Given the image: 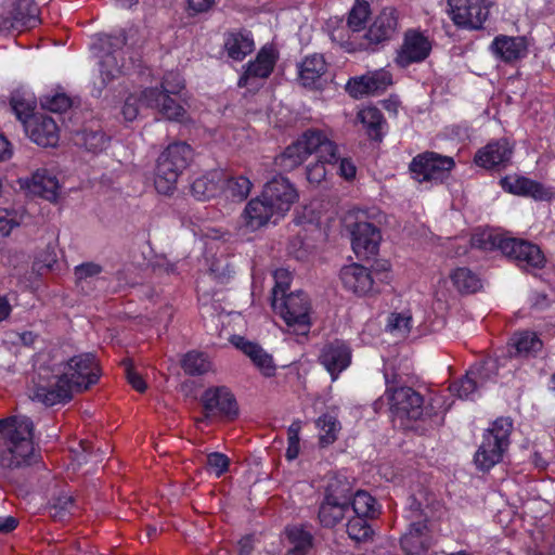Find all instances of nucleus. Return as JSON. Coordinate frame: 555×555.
Listing matches in <instances>:
<instances>
[{
	"label": "nucleus",
	"instance_id": "f03ea898",
	"mask_svg": "<svg viewBox=\"0 0 555 555\" xmlns=\"http://www.w3.org/2000/svg\"><path fill=\"white\" fill-rule=\"evenodd\" d=\"M385 396L395 426L408 429L413 421L435 414L431 404H425L423 395L409 386L391 387L387 384Z\"/></svg>",
	"mask_w": 555,
	"mask_h": 555
},
{
	"label": "nucleus",
	"instance_id": "37998d69",
	"mask_svg": "<svg viewBox=\"0 0 555 555\" xmlns=\"http://www.w3.org/2000/svg\"><path fill=\"white\" fill-rule=\"evenodd\" d=\"M10 106L13 114L25 127V120L30 119L31 116H36V100L33 96H26L25 93L14 91L10 98Z\"/></svg>",
	"mask_w": 555,
	"mask_h": 555
},
{
	"label": "nucleus",
	"instance_id": "7ed1b4c3",
	"mask_svg": "<svg viewBox=\"0 0 555 555\" xmlns=\"http://www.w3.org/2000/svg\"><path fill=\"white\" fill-rule=\"evenodd\" d=\"M34 423L30 417L17 418L16 429L8 438L7 449L0 454L3 468H23L39 462L40 452L34 444Z\"/></svg>",
	"mask_w": 555,
	"mask_h": 555
},
{
	"label": "nucleus",
	"instance_id": "bf43d9fd",
	"mask_svg": "<svg viewBox=\"0 0 555 555\" xmlns=\"http://www.w3.org/2000/svg\"><path fill=\"white\" fill-rule=\"evenodd\" d=\"M184 87V79L180 73L171 70L164 75L158 89L168 94L178 95Z\"/></svg>",
	"mask_w": 555,
	"mask_h": 555
},
{
	"label": "nucleus",
	"instance_id": "f3484780",
	"mask_svg": "<svg viewBox=\"0 0 555 555\" xmlns=\"http://www.w3.org/2000/svg\"><path fill=\"white\" fill-rule=\"evenodd\" d=\"M261 196L273 206L278 216L282 217L297 201L298 192L287 178L278 175L266 183Z\"/></svg>",
	"mask_w": 555,
	"mask_h": 555
},
{
	"label": "nucleus",
	"instance_id": "ddd939ff",
	"mask_svg": "<svg viewBox=\"0 0 555 555\" xmlns=\"http://www.w3.org/2000/svg\"><path fill=\"white\" fill-rule=\"evenodd\" d=\"M279 52L272 44H264L259 49L254 60L243 66L237 86L247 88L253 79H268L274 72L279 61Z\"/></svg>",
	"mask_w": 555,
	"mask_h": 555
},
{
	"label": "nucleus",
	"instance_id": "e2e57ef3",
	"mask_svg": "<svg viewBox=\"0 0 555 555\" xmlns=\"http://www.w3.org/2000/svg\"><path fill=\"white\" fill-rule=\"evenodd\" d=\"M141 105H144L142 92L140 95L129 94L121 107V114L126 121H133L140 112Z\"/></svg>",
	"mask_w": 555,
	"mask_h": 555
},
{
	"label": "nucleus",
	"instance_id": "6e6d98bb",
	"mask_svg": "<svg viewBox=\"0 0 555 555\" xmlns=\"http://www.w3.org/2000/svg\"><path fill=\"white\" fill-rule=\"evenodd\" d=\"M400 545L404 555H426L429 547L422 537L412 533L404 534Z\"/></svg>",
	"mask_w": 555,
	"mask_h": 555
},
{
	"label": "nucleus",
	"instance_id": "680f3d73",
	"mask_svg": "<svg viewBox=\"0 0 555 555\" xmlns=\"http://www.w3.org/2000/svg\"><path fill=\"white\" fill-rule=\"evenodd\" d=\"M207 468L217 477H221L229 470L230 459L221 452H211L207 455Z\"/></svg>",
	"mask_w": 555,
	"mask_h": 555
},
{
	"label": "nucleus",
	"instance_id": "39448f33",
	"mask_svg": "<svg viewBox=\"0 0 555 555\" xmlns=\"http://www.w3.org/2000/svg\"><path fill=\"white\" fill-rule=\"evenodd\" d=\"M203 418L207 422H234L240 416V404L228 386H210L201 396Z\"/></svg>",
	"mask_w": 555,
	"mask_h": 555
},
{
	"label": "nucleus",
	"instance_id": "423d86ee",
	"mask_svg": "<svg viewBox=\"0 0 555 555\" xmlns=\"http://www.w3.org/2000/svg\"><path fill=\"white\" fill-rule=\"evenodd\" d=\"M53 372L64 374L69 386L77 391L88 390L101 376L96 357L91 352L80 353L53 366Z\"/></svg>",
	"mask_w": 555,
	"mask_h": 555
},
{
	"label": "nucleus",
	"instance_id": "6ab92c4d",
	"mask_svg": "<svg viewBox=\"0 0 555 555\" xmlns=\"http://www.w3.org/2000/svg\"><path fill=\"white\" fill-rule=\"evenodd\" d=\"M382 233L379 228L371 222L358 221L351 231V246L358 258L367 259L377 255Z\"/></svg>",
	"mask_w": 555,
	"mask_h": 555
},
{
	"label": "nucleus",
	"instance_id": "2eb2a0df",
	"mask_svg": "<svg viewBox=\"0 0 555 555\" xmlns=\"http://www.w3.org/2000/svg\"><path fill=\"white\" fill-rule=\"evenodd\" d=\"M318 361L330 374L332 382H335L351 364V347L341 339L328 341L322 347Z\"/></svg>",
	"mask_w": 555,
	"mask_h": 555
},
{
	"label": "nucleus",
	"instance_id": "3c124183",
	"mask_svg": "<svg viewBox=\"0 0 555 555\" xmlns=\"http://www.w3.org/2000/svg\"><path fill=\"white\" fill-rule=\"evenodd\" d=\"M370 14V3L366 0H356L349 12L347 24L353 31H359L365 26Z\"/></svg>",
	"mask_w": 555,
	"mask_h": 555
},
{
	"label": "nucleus",
	"instance_id": "c85d7f7f",
	"mask_svg": "<svg viewBox=\"0 0 555 555\" xmlns=\"http://www.w3.org/2000/svg\"><path fill=\"white\" fill-rule=\"evenodd\" d=\"M278 211L261 195L251 198L243 211V218L247 228L253 231L266 225Z\"/></svg>",
	"mask_w": 555,
	"mask_h": 555
},
{
	"label": "nucleus",
	"instance_id": "a211bd4d",
	"mask_svg": "<svg viewBox=\"0 0 555 555\" xmlns=\"http://www.w3.org/2000/svg\"><path fill=\"white\" fill-rule=\"evenodd\" d=\"M499 184L506 193L538 202H550L554 197L553 188L525 176H505L500 179Z\"/></svg>",
	"mask_w": 555,
	"mask_h": 555
},
{
	"label": "nucleus",
	"instance_id": "13d9d810",
	"mask_svg": "<svg viewBox=\"0 0 555 555\" xmlns=\"http://www.w3.org/2000/svg\"><path fill=\"white\" fill-rule=\"evenodd\" d=\"M103 272V267L99 263L88 261L75 267L74 274L76 285L82 287V284L89 279H93Z\"/></svg>",
	"mask_w": 555,
	"mask_h": 555
},
{
	"label": "nucleus",
	"instance_id": "6e6552de",
	"mask_svg": "<svg viewBox=\"0 0 555 555\" xmlns=\"http://www.w3.org/2000/svg\"><path fill=\"white\" fill-rule=\"evenodd\" d=\"M455 167V162L450 156L436 152H425L416 155L409 165L413 177L418 181L443 182Z\"/></svg>",
	"mask_w": 555,
	"mask_h": 555
},
{
	"label": "nucleus",
	"instance_id": "c9c22d12",
	"mask_svg": "<svg viewBox=\"0 0 555 555\" xmlns=\"http://www.w3.org/2000/svg\"><path fill=\"white\" fill-rule=\"evenodd\" d=\"M508 345L515 349V354L520 357H535L543 348V341L538 334L528 330L515 332Z\"/></svg>",
	"mask_w": 555,
	"mask_h": 555
},
{
	"label": "nucleus",
	"instance_id": "473e14b6",
	"mask_svg": "<svg viewBox=\"0 0 555 555\" xmlns=\"http://www.w3.org/2000/svg\"><path fill=\"white\" fill-rule=\"evenodd\" d=\"M223 171L211 170L196 178L191 184V193L198 201H206L221 194Z\"/></svg>",
	"mask_w": 555,
	"mask_h": 555
},
{
	"label": "nucleus",
	"instance_id": "aec40b11",
	"mask_svg": "<svg viewBox=\"0 0 555 555\" xmlns=\"http://www.w3.org/2000/svg\"><path fill=\"white\" fill-rule=\"evenodd\" d=\"M172 95L159 90L157 86L142 90L143 102L146 107L157 109L168 120L181 122L186 115V111Z\"/></svg>",
	"mask_w": 555,
	"mask_h": 555
},
{
	"label": "nucleus",
	"instance_id": "774afa93",
	"mask_svg": "<svg viewBox=\"0 0 555 555\" xmlns=\"http://www.w3.org/2000/svg\"><path fill=\"white\" fill-rule=\"evenodd\" d=\"M339 163L338 165V175L347 181H351L356 178L357 167L353 160L349 157L340 158L337 155V160L334 163Z\"/></svg>",
	"mask_w": 555,
	"mask_h": 555
},
{
	"label": "nucleus",
	"instance_id": "1a4fd4ad",
	"mask_svg": "<svg viewBox=\"0 0 555 555\" xmlns=\"http://www.w3.org/2000/svg\"><path fill=\"white\" fill-rule=\"evenodd\" d=\"M453 23L463 29L483 28L490 14L491 3L487 0H448Z\"/></svg>",
	"mask_w": 555,
	"mask_h": 555
},
{
	"label": "nucleus",
	"instance_id": "9b49d317",
	"mask_svg": "<svg viewBox=\"0 0 555 555\" xmlns=\"http://www.w3.org/2000/svg\"><path fill=\"white\" fill-rule=\"evenodd\" d=\"M503 255L519 268L543 269L546 263L540 246L524 238L507 236Z\"/></svg>",
	"mask_w": 555,
	"mask_h": 555
},
{
	"label": "nucleus",
	"instance_id": "052dcab7",
	"mask_svg": "<svg viewBox=\"0 0 555 555\" xmlns=\"http://www.w3.org/2000/svg\"><path fill=\"white\" fill-rule=\"evenodd\" d=\"M120 365L124 367L126 378L128 383L132 386V388L138 392H144L147 388L146 383L142 378V376L135 371L132 359H124L120 362Z\"/></svg>",
	"mask_w": 555,
	"mask_h": 555
},
{
	"label": "nucleus",
	"instance_id": "7c9ffc66",
	"mask_svg": "<svg viewBox=\"0 0 555 555\" xmlns=\"http://www.w3.org/2000/svg\"><path fill=\"white\" fill-rule=\"evenodd\" d=\"M492 52L505 63H512L525 55L527 46L521 37L496 36L491 43Z\"/></svg>",
	"mask_w": 555,
	"mask_h": 555
},
{
	"label": "nucleus",
	"instance_id": "ea45409f",
	"mask_svg": "<svg viewBox=\"0 0 555 555\" xmlns=\"http://www.w3.org/2000/svg\"><path fill=\"white\" fill-rule=\"evenodd\" d=\"M450 280L454 288L461 294H474L482 287L478 274L466 267H459L452 270Z\"/></svg>",
	"mask_w": 555,
	"mask_h": 555
},
{
	"label": "nucleus",
	"instance_id": "393cba45",
	"mask_svg": "<svg viewBox=\"0 0 555 555\" xmlns=\"http://www.w3.org/2000/svg\"><path fill=\"white\" fill-rule=\"evenodd\" d=\"M55 378L54 384L44 386L37 385L35 389V399L47 406L56 404H66L73 399V388L64 374L51 371Z\"/></svg>",
	"mask_w": 555,
	"mask_h": 555
},
{
	"label": "nucleus",
	"instance_id": "0e129e2a",
	"mask_svg": "<svg viewBox=\"0 0 555 555\" xmlns=\"http://www.w3.org/2000/svg\"><path fill=\"white\" fill-rule=\"evenodd\" d=\"M287 538L294 546L310 550L313 545L312 534L302 527H294L287 531Z\"/></svg>",
	"mask_w": 555,
	"mask_h": 555
},
{
	"label": "nucleus",
	"instance_id": "cd10ccee",
	"mask_svg": "<svg viewBox=\"0 0 555 555\" xmlns=\"http://www.w3.org/2000/svg\"><path fill=\"white\" fill-rule=\"evenodd\" d=\"M39 14L35 0H16L10 11L11 27L20 31L33 29L40 23Z\"/></svg>",
	"mask_w": 555,
	"mask_h": 555
},
{
	"label": "nucleus",
	"instance_id": "338daca9",
	"mask_svg": "<svg viewBox=\"0 0 555 555\" xmlns=\"http://www.w3.org/2000/svg\"><path fill=\"white\" fill-rule=\"evenodd\" d=\"M325 164H328L325 159L320 158L315 163L309 164L306 168L307 180L311 184H320L326 177L327 170Z\"/></svg>",
	"mask_w": 555,
	"mask_h": 555
},
{
	"label": "nucleus",
	"instance_id": "f704fd0d",
	"mask_svg": "<svg viewBox=\"0 0 555 555\" xmlns=\"http://www.w3.org/2000/svg\"><path fill=\"white\" fill-rule=\"evenodd\" d=\"M357 117L370 140L375 142L383 140L385 134L383 130L387 121L380 109L367 106L359 111Z\"/></svg>",
	"mask_w": 555,
	"mask_h": 555
},
{
	"label": "nucleus",
	"instance_id": "0eeeda50",
	"mask_svg": "<svg viewBox=\"0 0 555 555\" xmlns=\"http://www.w3.org/2000/svg\"><path fill=\"white\" fill-rule=\"evenodd\" d=\"M297 334H307L311 326V304L310 299L304 291L289 293L286 297L276 302V307H272Z\"/></svg>",
	"mask_w": 555,
	"mask_h": 555
},
{
	"label": "nucleus",
	"instance_id": "bb28decb",
	"mask_svg": "<svg viewBox=\"0 0 555 555\" xmlns=\"http://www.w3.org/2000/svg\"><path fill=\"white\" fill-rule=\"evenodd\" d=\"M232 344L248 357L253 364L264 377H272L276 373V365L273 357L268 353L258 343L246 339L243 336H234Z\"/></svg>",
	"mask_w": 555,
	"mask_h": 555
},
{
	"label": "nucleus",
	"instance_id": "f8f14e48",
	"mask_svg": "<svg viewBox=\"0 0 555 555\" xmlns=\"http://www.w3.org/2000/svg\"><path fill=\"white\" fill-rule=\"evenodd\" d=\"M349 512V498L339 493L334 485H328L318 507V521L321 527H336Z\"/></svg>",
	"mask_w": 555,
	"mask_h": 555
},
{
	"label": "nucleus",
	"instance_id": "72a5a7b5",
	"mask_svg": "<svg viewBox=\"0 0 555 555\" xmlns=\"http://www.w3.org/2000/svg\"><path fill=\"white\" fill-rule=\"evenodd\" d=\"M29 191L49 202H55L59 196L60 184L55 176L47 169L36 170L27 184Z\"/></svg>",
	"mask_w": 555,
	"mask_h": 555
},
{
	"label": "nucleus",
	"instance_id": "f257e3e1",
	"mask_svg": "<svg viewBox=\"0 0 555 555\" xmlns=\"http://www.w3.org/2000/svg\"><path fill=\"white\" fill-rule=\"evenodd\" d=\"M194 151L186 142L169 144L158 156L154 172V185L157 193L171 195L182 172L193 160Z\"/></svg>",
	"mask_w": 555,
	"mask_h": 555
},
{
	"label": "nucleus",
	"instance_id": "c756f323",
	"mask_svg": "<svg viewBox=\"0 0 555 555\" xmlns=\"http://www.w3.org/2000/svg\"><path fill=\"white\" fill-rule=\"evenodd\" d=\"M298 80L306 88H315L327 70V63L322 54L307 55L298 65Z\"/></svg>",
	"mask_w": 555,
	"mask_h": 555
},
{
	"label": "nucleus",
	"instance_id": "09e8293b",
	"mask_svg": "<svg viewBox=\"0 0 555 555\" xmlns=\"http://www.w3.org/2000/svg\"><path fill=\"white\" fill-rule=\"evenodd\" d=\"M365 82L362 85L369 89V94L377 95L383 93L389 86L392 85V75L385 69L375 70L363 75Z\"/></svg>",
	"mask_w": 555,
	"mask_h": 555
},
{
	"label": "nucleus",
	"instance_id": "603ef678",
	"mask_svg": "<svg viewBox=\"0 0 555 555\" xmlns=\"http://www.w3.org/2000/svg\"><path fill=\"white\" fill-rule=\"evenodd\" d=\"M42 108L53 112L63 113L72 107V99L64 92H55L54 94H46L40 98Z\"/></svg>",
	"mask_w": 555,
	"mask_h": 555
},
{
	"label": "nucleus",
	"instance_id": "b1692460",
	"mask_svg": "<svg viewBox=\"0 0 555 555\" xmlns=\"http://www.w3.org/2000/svg\"><path fill=\"white\" fill-rule=\"evenodd\" d=\"M223 49L229 59L242 62L255 50V39L251 30L240 27L223 34Z\"/></svg>",
	"mask_w": 555,
	"mask_h": 555
},
{
	"label": "nucleus",
	"instance_id": "5701e85b",
	"mask_svg": "<svg viewBox=\"0 0 555 555\" xmlns=\"http://www.w3.org/2000/svg\"><path fill=\"white\" fill-rule=\"evenodd\" d=\"M306 155L309 157L312 153H318L319 158L325 159L330 165L337 160V145L328 139L326 133L320 129H307L296 140Z\"/></svg>",
	"mask_w": 555,
	"mask_h": 555
},
{
	"label": "nucleus",
	"instance_id": "a878e982",
	"mask_svg": "<svg viewBox=\"0 0 555 555\" xmlns=\"http://www.w3.org/2000/svg\"><path fill=\"white\" fill-rule=\"evenodd\" d=\"M339 278L344 287L359 297L369 295L374 289L372 272L362 264L343 267Z\"/></svg>",
	"mask_w": 555,
	"mask_h": 555
},
{
	"label": "nucleus",
	"instance_id": "69168bd1",
	"mask_svg": "<svg viewBox=\"0 0 555 555\" xmlns=\"http://www.w3.org/2000/svg\"><path fill=\"white\" fill-rule=\"evenodd\" d=\"M57 258L53 250H44L41 253L33 263V271L38 274H43V272H48L53 269L56 263Z\"/></svg>",
	"mask_w": 555,
	"mask_h": 555
},
{
	"label": "nucleus",
	"instance_id": "58836bf2",
	"mask_svg": "<svg viewBox=\"0 0 555 555\" xmlns=\"http://www.w3.org/2000/svg\"><path fill=\"white\" fill-rule=\"evenodd\" d=\"M307 158L306 150L294 141L274 157V166L281 171L291 172L301 166Z\"/></svg>",
	"mask_w": 555,
	"mask_h": 555
},
{
	"label": "nucleus",
	"instance_id": "de8ad7c7",
	"mask_svg": "<svg viewBox=\"0 0 555 555\" xmlns=\"http://www.w3.org/2000/svg\"><path fill=\"white\" fill-rule=\"evenodd\" d=\"M317 426L323 431L319 437V444L327 447L337 440V433L340 429V423L331 414H322L317 420Z\"/></svg>",
	"mask_w": 555,
	"mask_h": 555
},
{
	"label": "nucleus",
	"instance_id": "412c9836",
	"mask_svg": "<svg viewBox=\"0 0 555 555\" xmlns=\"http://www.w3.org/2000/svg\"><path fill=\"white\" fill-rule=\"evenodd\" d=\"M399 11L393 7L382 9L366 30L369 43L377 46L391 40L399 29Z\"/></svg>",
	"mask_w": 555,
	"mask_h": 555
},
{
	"label": "nucleus",
	"instance_id": "49530a36",
	"mask_svg": "<svg viewBox=\"0 0 555 555\" xmlns=\"http://www.w3.org/2000/svg\"><path fill=\"white\" fill-rule=\"evenodd\" d=\"M466 371V373L459 379L450 384L449 390L452 395L462 400L475 401L479 397L481 387L476 379Z\"/></svg>",
	"mask_w": 555,
	"mask_h": 555
},
{
	"label": "nucleus",
	"instance_id": "2f4dec72",
	"mask_svg": "<svg viewBox=\"0 0 555 555\" xmlns=\"http://www.w3.org/2000/svg\"><path fill=\"white\" fill-rule=\"evenodd\" d=\"M73 141L75 145L83 147L87 152L96 155L108 147L111 137L100 127L95 129L85 127L74 134Z\"/></svg>",
	"mask_w": 555,
	"mask_h": 555
},
{
	"label": "nucleus",
	"instance_id": "9d476101",
	"mask_svg": "<svg viewBox=\"0 0 555 555\" xmlns=\"http://www.w3.org/2000/svg\"><path fill=\"white\" fill-rule=\"evenodd\" d=\"M433 50L429 38L420 29L409 28L403 35L402 44L397 50L395 63L400 68L424 62Z\"/></svg>",
	"mask_w": 555,
	"mask_h": 555
},
{
	"label": "nucleus",
	"instance_id": "e433bc0d",
	"mask_svg": "<svg viewBox=\"0 0 555 555\" xmlns=\"http://www.w3.org/2000/svg\"><path fill=\"white\" fill-rule=\"evenodd\" d=\"M221 194L234 202H242L250 193L253 183L245 176H230L223 171Z\"/></svg>",
	"mask_w": 555,
	"mask_h": 555
},
{
	"label": "nucleus",
	"instance_id": "4d7b16f0",
	"mask_svg": "<svg viewBox=\"0 0 555 555\" xmlns=\"http://www.w3.org/2000/svg\"><path fill=\"white\" fill-rule=\"evenodd\" d=\"M154 274L176 275L179 274V261H171L164 254L155 255L149 262Z\"/></svg>",
	"mask_w": 555,
	"mask_h": 555
},
{
	"label": "nucleus",
	"instance_id": "20e7f679",
	"mask_svg": "<svg viewBox=\"0 0 555 555\" xmlns=\"http://www.w3.org/2000/svg\"><path fill=\"white\" fill-rule=\"evenodd\" d=\"M513 422L509 417H498L482 434L481 443L474 455L476 467L486 473L502 462L511 444Z\"/></svg>",
	"mask_w": 555,
	"mask_h": 555
},
{
	"label": "nucleus",
	"instance_id": "4468645a",
	"mask_svg": "<svg viewBox=\"0 0 555 555\" xmlns=\"http://www.w3.org/2000/svg\"><path fill=\"white\" fill-rule=\"evenodd\" d=\"M513 153L514 145L507 138L493 139L477 150L474 164L486 170H500L511 163Z\"/></svg>",
	"mask_w": 555,
	"mask_h": 555
},
{
	"label": "nucleus",
	"instance_id": "79ce46f5",
	"mask_svg": "<svg viewBox=\"0 0 555 555\" xmlns=\"http://www.w3.org/2000/svg\"><path fill=\"white\" fill-rule=\"evenodd\" d=\"M507 235L487 231L475 232L470 237V246L483 251L500 250L503 254Z\"/></svg>",
	"mask_w": 555,
	"mask_h": 555
},
{
	"label": "nucleus",
	"instance_id": "a19ab883",
	"mask_svg": "<svg viewBox=\"0 0 555 555\" xmlns=\"http://www.w3.org/2000/svg\"><path fill=\"white\" fill-rule=\"evenodd\" d=\"M181 367L189 376H201L212 370V362L206 352L191 350L183 356Z\"/></svg>",
	"mask_w": 555,
	"mask_h": 555
},
{
	"label": "nucleus",
	"instance_id": "864d4df0",
	"mask_svg": "<svg viewBox=\"0 0 555 555\" xmlns=\"http://www.w3.org/2000/svg\"><path fill=\"white\" fill-rule=\"evenodd\" d=\"M275 284L271 293V306L276 307V302L286 297L287 291L291 286V274L285 269H278L274 271Z\"/></svg>",
	"mask_w": 555,
	"mask_h": 555
},
{
	"label": "nucleus",
	"instance_id": "5fc2aeb1",
	"mask_svg": "<svg viewBox=\"0 0 555 555\" xmlns=\"http://www.w3.org/2000/svg\"><path fill=\"white\" fill-rule=\"evenodd\" d=\"M74 506L75 500L72 495L60 494L52 500L50 514L55 519L65 520L72 515Z\"/></svg>",
	"mask_w": 555,
	"mask_h": 555
},
{
	"label": "nucleus",
	"instance_id": "4c0bfd02",
	"mask_svg": "<svg viewBox=\"0 0 555 555\" xmlns=\"http://www.w3.org/2000/svg\"><path fill=\"white\" fill-rule=\"evenodd\" d=\"M352 509L356 516L375 519L380 514V504L365 490H358L352 499L349 498V509Z\"/></svg>",
	"mask_w": 555,
	"mask_h": 555
},
{
	"label": "nucleus",
	"instance_id": "4be33fe9",
	"mask_svg": "<svg viewBox=\"0 0 555 555\" xmlns=\"http://www.w3.org/2000/svg\"><path fill=\"white\" fill-rule=\"evenodd\" d=\"M24 130L28 138L39 146H55L60 140V130L56 121L46 115L37 114L25 120Z\"/></svg>",
	"mask_w": 555,
	"mask_h": 555
},
{
	"label": "nucleus",
	"instance_id": "dca6fc26",
	"mask_svg": "<svg viewBox=\"0 0 555 555\" xmlns=\"http://www.w3.org/2000/svg\"><path fill=\"white\" fill-rule=\"evenodd\" d=\"M125 44V37L103 35L99 38V48L103 53L99 62V72L104 85L121 75L122 66L119 64L116 53Z\"/></svg>",
	"mask_w": 555,
	"mask_h": 555
},
{
	"label": "nucleus",
	"instance_id": "8fccbe9b",
	"mask_svg": "<svg viewBox=\"0 0 555 555\" xmlns=\"http://www.w3.org/2000/svg\"><path fill=\"white\" fill-rule=\"evenodd\" d=\"M386 332L392 335L406 336L412 328L410 312H391L387 317Z\"/></svg>",
	"mask_w": 555,
	"mask_h": 555
},
{
	"label": "nucleus",
	"instance_id": "a18cd8bd",
	"mask_svg": "<svg viewBox=\"0 0 555 555\" xmlns=\"http://www.w3.org/2000/svg\"><path fill=\"white\" fill-rule=\"evenodd\" d=\"M467 372L478 385L483 388L488 383H494L499 373L498 362L493 359H486L474 363Z\"/></svg>",
	"mask_w": 555,
	"mask_h": 555
},
{
	"label": "nucleus",
	"instance_id": "c03bdc74",
	"mask_svg": "<svg viewBox=\"0 0 555 555\" xmlns=\"http://www.w3.org/2000/svg\"><path fill=\"white\" fill-rule=\"evenodd\" d=\"M370 518L361 516H352L346 524V532L348 537L357 543L367 542L372 540L374 530Z\"/></svg>",
	"mask_w": 555,
	"mask_h": 555
}]
</instances>
